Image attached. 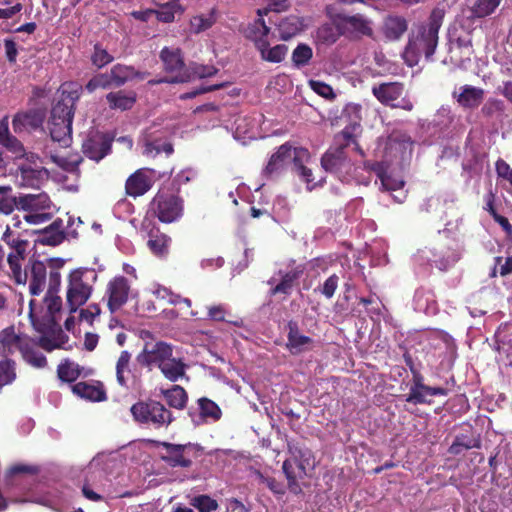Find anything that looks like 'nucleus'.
<instances>
[{
	"mask_svg": "<svg viewBox=\"0 0 512 512\" xmlns=\"http://www.w3.org/2000/svg\"><path fill=\"white\" fill-rule=\"evenodd\" d=\"M443 19L444 11L433 9L425 22L412 28L403 54L409 66L417 65L422 56L427 60L432 58L438 45V34Z\"/></svg>",
	"mask_w": 512,
	"mask_h": 512,
	"instance_id": "nucleus-1",
	"label": "nucleus"
},
{
	"mask_svg": "<svg viewBox=\"0 0 512 512\" xmlns=\"http://www.w3.org/2000/svg\"><path fill=\"white\" fill-rule=\"evenodd\" d=\"M136 360L143 367L149 369L157 367L171 382H177L186 374L187 365L183 358L174 357L173 346L164 341L145 343Z\"/></svg>",
	"mask_w": 512,
	"mask_h": 512,
	"instance_id": "nucleus-2",
	"label": "nucleus"
},
{
	"mask_svg": "<svg viewBox=\"0 0 512 512\" xmlns=\"http://www.w3.org/2000/svg\"><path fill=\"white\" fill-rule=\"evenodd\" d=\"M311 155L307 148L293 147L290 142H285L271 155L267 165L263 169L265 177H273L282 172L286 164L292 160L293 171L307 184L314 181L311 169L305 166Z\"/></svg>",
	"mask_w": 512,
	"mask_h": 512,
	"instance_id": "nucleus-3",
	"label": "nucleus"
},
{
	"mask_svg": "<svg viewBox=\"0 0 512 512\" xmlns=\"http://www.w3.org/2000/svg\"><path fill=\"white\" fill-rule=\"evenodd\" d=\"M290 458L283 462L282 469L287 479L288 489L293 494L302 493L303 480L308 470L313 469L314 456L312 451L299 443H288Z\"/></svg>",
	"mask_w": 512,
	"mask_h": 512,
	"instance_id": "nucleus-4",
	"label": "nucleus"
},
{
	"mask_svg": "<svg viewBox=\"0 0 512 512\" xmlns=\"http://www.w3.org/2000/svg\"><path fill=\"white\" fill-rule=\"evenodd\" d=\"M98 274L95 269L77 268L68 276L66 305L71 313L83 306L94 289Z\"/></svg>",
	"mask_w": 512,
	"mask_h": 512,
	"instance_id": "nucleus-5",
	"label": "nucleus"
},
{
	"mask_svg": "<svg viewBox=\"0 0 512 512\" xmlns=\"http://www.w3.org/2000/svg\"><path fill=\"white\" fill-rule=\"evenodd\" d=\"M130 411L136 422L150 425L155 429L167 427L174 420L171 411L164 404L152 399L136 402Z\"/></svg>",
	"mask_w": 512,
	"mask_h": 512,
	"instance_id": "nucleus-6",
	"label": "nucleus"
},
{
	"mask_svg": "<svg viewBox=\"0 0 512 512\" xmlns=\"http://www.w3.org/2000/svg\"><path fill=\"white\" fill-rule=\"evenodd\" d=\"M160 59L164 64V70L173 74L159 80L149 81L150 84L160 83H186L191 81L192 72L186 67L182 51L179 48L171 49L164 47L160 51Z\"/></svg>",
	"mask_w": 512,
	"mask_h": 512,
	"instance_id": "nucleus-7",
	"label": "nucleus"
},
{
	"mask_svg": "<svg viewBox=\"0 0 512 512\" xmlns=\"http://www.w3.org/2000/svg\"><path fill=\"white\" fill-rule=\"evenodd\" d=\"M183 199L173 193L158 191L150 202L149 211L162 223H172L183 214Z\"/></svg>",
	"mask_w": 512,
	"mask_h": 512,
	"instance_id": "nucleus-8",
	"label": "nucleus"
},
{
	"mask_svg": "<svg viewBox=\"0 0 512 512\" xmlns=\"http://www.w3.org/2000/svg\"><path fill=\"white\" fill-rule=\"evenodd\" d=\"M157 447L162 448L159 458L171 468H189L193 457L199 450L197 444H174L166 441H156Z\"/></svg>",
	"mask_w": 512,
	"mask_h": 512,
	"instance_id": "nucleus-9",
	"label": "nucleus"
},
{
	"mask_svg": "<svg viewBox=\"0 0 512 512\" xmlns=\"http://www.w3.org/2000/svg\"><path fill=\"white\" fill-rule=\"evenodd\" d=\"M373 96L384 106L399 108L405 111H412L413 102L403 96L405 94V85L402 82H383L373 85Z\"/></svg>",
	"mask_w": 512,
	"mask_h": 512,
	"instance_id": "nucleus-10",
	"label": "nucleus"
},
{
	"mask_svg": "<svg viewBox=\"0 0 512 512\" xmlns=\"http://www.w3.org/2000/svg\"><path fill=\"white\" fill-rule=\"evenodd\" d=\"M334 23L340 34L350 38L359 39L364 36H373L372 21L363 14L347 15L339 13L335 16Z\"/></svg>",
	"mask_w": 512,
	"mask_h": 512,
	"instance_id": "nucleus-11",
	"label": "nucleus"
},
{
	"mask_svg": "<svg viewBox=\"0 0 512 512\" xmlns=\"http://www.w3.org/2000/svg\"><path fill=\"white\" fill-rule=\"evenodd\" d=\"M20 279L11 273V277L17 284L29 282V292L31 295H40L47 283V266L43 261L30 259L28 265L22 272L20 264Z\"/></svg>",
	"mask_w": 512,
	"mask_h": 512,
	"instance_id": "nucleus-12",
	"label": "nucleus"
},
{
	"mask_svg": "<svg viewBox=\"0 0 512 512\" xmlns=\"http://www.w3.org/2000/svg\"><path fill=\"white\" fill-rule=\"evenodd\" d=\"M50 272H49V285L44 302L47 307L48 313L54 317V315L60 312L62 308V299L56 295L61 285V274L60 268L64 265V260L60 258H51L48 260Z\"/></svg>",
	"mask_w": 512,
	"mask_h": 512,
	"instance_id": "nucleus-13",
	"label": "nucleus"
},
{
	"mask_svg": "<svg viewBox=\"0 0 512 512\" xmlns=\"http://www.w3.org/2000/svg\"><path fill=\"white\" fill-rule=\"evenodd\" d=\"M305 271V267L303 265H298L293 267L290 270H282L280 269L276 275L279 277V281L275 283V278H271L268 280V285L271 286L269 290L270 296L275 295H291L293 288L298 285L300 278L303 276Z\"/></svg>",
	"mask_w": 512,
	"mask_h": 512,
	"instance_id": "nucleus-14",
	"label": "nucleus"
},
{
	"mask_svg": "<svg viewBox=\"0 0 512 512\" xmlns=\"http://www.w3.org/2000/svg\"><path fill=\"white\" fill-rule=\"evenodd\" d=\"M12 251L7 255V263L12 274L20 279V264L25 259L28 241L15 236L8 226L1 238Z\"/></svg>",
	"mask_w": 512,
	"mask_h": 512,
	"instance_id": "nucleus-15",
	"label": "nucleus"
},
{
	"mask_svg": "<svg viewBox=\"0 0 512 512\" xmlns=\"http://www.w3.org/2000/svg\"><path fill=\"white\" fill-rule=\"evenodd\" d=\"M130 293L129 281L124 276L111 279L106 288L107 306L111 313L118 311L128 301Z\"/></svg>",
	"mask_w": 512,
	"mask_h": 512,
	"instance_id": "nucleus-16",
	"label": "nucleus"
},
{
	"mask_svg": "<svg viewBox=\"0 0 512 512\" xmlns=\"http://www.w3.org/2000/svg\"><path fill=\"white\" fill-rule=\"evenodd\" d=\"M321 165L325 171L340 176L347 175L352 169V163L344 147L329 149L321 158Z\"/></svg>",
	"mask_w": 512,
	"mask_h": 512,
	"instance_id": "nucleus-17",
	"label": "nucleus"
},
{
	"mask_svg": "<svg viewBox=\"0 0 512 512\" xmlns=\"http://www.w3.org/2000/svg\"><path fill=\"white\" fill-rule=\"evenodd\" d=\"M152 173V169L142 168L131 174L125 182L126 194L136 198L148 192L154 184Z\"/></svg>",
	"mask_w": 512,
	"mask_h": 512,
	"instance_id": "nucleus-18",
	"label": "nucleus"
},
{
	"mask_svg": "<svg viewBox=\"0 0 512 512\" xmlns=\"http://www.w3.org/2000/svg\"><path fill=\"white\" fill-rule=\"evenodd\" d=\"M111 144L110 138L104 134L95 133L83 141L82 152L87 158L99 162L110 153Z\"/></svg>",
	"mask_w": 512,
	"mask_h": 512,
	"instance_id": "nucleus-19",
	"label": "nucleus"
},
{
	"mask_svg": "<svg viewBox=\"0 0 512 512\" xmlns=\"http://www.w3.org/2000/svg\"><path fill=\"white\" fill-rule=\"evenodd\" d=\"M54 204L46 193L18 196V210L25 212L53 211Z\"/></svg>",
	"mask_w": 512,
	"mask_h": 512,
	"instance_id": "nucleus-20",
	"label": "nucleus"
},
{
	"mask_svg": "<svg viewBox=\"0 0 512 512\" xmlns=\"http://www.w3.org/2000/svg\"><path fill=\"white\" fill-rule=\"evenodd\" d=\"M171 243V237L161 232L158 227H152L148 231L147 247L155 257L166 259L170 252Z\"/></svg>",
	"mask_w": 512,
	"mask_h": 512,
	"instance_id": "nucleus-21",
	"label": "nucleus"
},
{
	"mask_svg": "<svg viewBox=\"0 0 512 512\" xmlns=\"http://www.w3.org/2000/svg\"><path fill=\"white\" fill-rule=\"evenodd\" d=\"M46 176V169H37L26 164L19 165L15 173L17 184L26 188H39Z\"/></svg>",
	"mask_w": 512,
	"mask_h": 512,
	"instance_id": "nucleus-22",
	"label": "nucleus"
},
{
	"mask_svg": "<svg viewBox=\"0 0 512 512\" xmlns=\"http://www.w3.org/2000/svg\"><path fill=\"white\" fill-rule=\"evenodd\" d=\"M66 238L64 223L61 218L55 219L43 230L38 231L37 242L42 245L57 246Z\"/></svg>",
	"mask_w": 512,
	"mask_h": 512,
	"instance_id": "nucleus-23",
	"label": "nucleus"
},
{
	"mask_svg": "<svg viewBox=\"0 0 512 512\" xmlns=\"http://www.w3.org/2000/svg\"><path fill=\"white\" fill-rule=\"evenodd\" d=\"M76 98L70 93L63 92L61 98L53 105L50 119L72 123Z\"/></svg>",
	"mask_w": 512,
	"mask_h": 512,
	"instance_id": "nucleus-24",
	"label": "nucleus"
},
{
	"mask_svg": "<svg viewBox=\"0 0 512 512\" xmlns=\"http://www.w3.org/2000/svg\"><path fill=\"white\" fill-rule=\"evenodd\" d=\"M0 145L14 154L16 158H22L26 154L21 141L10 133L7 117L0 121Z\"/></svg>",
	"mask_w": 512,
	"mask_h": 512,
	"instance_id": "nucleus-25",
	"label": "nucleus"
},
{
	"mask_svg": "<svg viewBox=\"0 0 512 512\" xmlns=\"http://www.w3.org/2000/svg\"><path fill=\"white\" fill-rule=\"evenodd\" d=\"M48 129L51 139L60 147H68L72 142V123L67 121H53L49 119Z\"/></svg>",
	"mask_w": 512,
	"mask_h": 512,
	"instance_id": "nucleus-26",
	"label": "nucleus"
},
{
	"mask_svg": "<svg viewBox=\"0 0 512 512\" xmlns=\"http://www.w3.org/2000/svg\"><path fill=\"white\" fill-rule=\"evenodd\" d=\"M258 15L260 17L254 20L252 23H249L242 31L244 37L248 40H251L254 43L256 49H258V42L267 41V36L270 32V28L266 25L264 19L262 18L261 10H258Z\"/></svg>",
	"mask_w": 512,
	"mask_h": 512,
	"instance_id": "nucleus-27",
	"label": "nucleus"
},
{
	"mask_svg": "<svg viewBox=\"0 0 512 512\" xmlns=\"http://www.w3.org/2000/svg\"><path fill=\"white\" fill-rule=\"evenodd\" d=\"M110 73L115 87L123 86L126 82L134 78L144 80L148 75L147 72H141L136 70L133 66L123 64L114 65Z\"/></svg>",
	"mask_w": 512,
	"mask_h": 512,
	"instance_id": "nucleus-28",
	"label": "nucleus"
},
{
	"mask_svg": "<svg viewBox=\"0 0 512 512\" xmlns=\"http://www.w3.org/2000/svg\"><path fill=\"white\" fill-rule=\"evenodd\" d=\"M461 92L457 96L458 104L466 109L477 108L484 99V90L480 87L464 85L460 88Z\"/></svg>",
	"mask_w": 512,
	"mask_h": 512,
	"instance_id": "nucleus-29",
	"label": "nucleus"
},
{
	"mask_svg": "<svg viewBox=\"0 0 512 512\" xmlns=\"http://www.w3.org/2000/svg\"><path fill=\"white\" fill-rule=\"evenodd\" d=\"M287 340V348L292 354L303 352L313 342L312 338L300 333L297 323L293 321L288 323Z\"/></svg>",
	"mask_w": 512,
	"mask_h": 512,
	"instance_id": "nucleus-30",
	"label": "nucleus"
},
{
	"mask_svg": "<svg viewBox=\"0 0 512 512\" xmlns=\"http://www.w3.org/2000/svg\"><path fill=\"white\" fill-rule=\"evenodd\" d=\"M72 391L77 396L90 401L101 402L106 400V392L99 382L96 384L78 382L72 386Z\"/></svg>",
	"mask_w": 512,
	"mask_h": 512,
	"instance_id": "nucleus-31",
	"label": "nucleus"
},
{
	"mask_svg": "<svg viewBox=\"0 0 512 512\" xmlns=\"http://www.w3.org/2000/svg\"><path fill=\"white\" fill-rule=\"evenodd\" d=\"M106 101L110 109L113 110H130L136 103V93L133 91L125 92L119 90L110 92L106 95Z\"/></svg>",
	"mask_w": 512,
	"mask_h": 512,
	"instance_id": "nucleus-32",
	"label": "nucleus"
},
{
	"mask_svg": "<svg viewBox=\"0 0 512 512\" xmlns=\"http://www.w3.org/2000/svg\"><path fill=\"white\" fill-rule=\"evenodd\" d=\"M472 448H481V440L479 436H474L472 431L469 433H461L456 435L453 443L448 449V452L452 455H459L464 450Z\"/></svg>",
	"mask_w": 512,
	"mask_h": 512,
	"instance_id": "nucleus-33",
	"label": "nucleus"
},
{
	"mask_svg": "<svg viewBox=\"0 0 512 512\" xmlns=\"http://www.w3.org/2000/svg\"><path fill=\"white\" fill-rule=\"evenodd\" d=\"M412 386L410 387L409 394L406 397V401L414 404L430 403L425 398V392L428 385L424 384V376L420 371L412 373Z\"/></svg>",
	"mask_w": 512,
	"mask_h": 512,
	"instance_id": "nucleus-34",
	"label": "nucleus"
},
{
	"mask_svg": "<svg viewBox=\"0 0 512 512\" xmlns=\"http://www.w3.org/2000/svg\"><path fill=\"white\" fill-rule=\"evenodd\" d=\"M28 339L27 336L16 334L13 326L7 327L0 332V343L9 353H12L14 349L20 352L21 346L26 345Z\"/></svg>",
	"mask_w": 512,
	"mask_h": 512,
	"instance_id": "nucleus-35",
	"label": "nucleus"
},
{
	"mask_svg": "<svg viewBox=\"0 0 512 512\" xmlns=\"http://www.w3.org/2000/svg\"><path fill=\"white\" fill-rule=\"evenodd\" d=\"M131 358H132L131 353L127 350H123V351H121V353L116 361V366H115L116 380H117V383L121 387H125V388L128 387V380L132 374V370H131V366H130Z\"/></svg>",
	"mask_w": 512,
	"mask_h": 512,
	"instance_id": "nucleus-36",
	"label": "nucleus"
},
{
	"mask_svg": "<svg viewBox=\"0 0 512 512\" xmlns=\"http://www.w3.org/2000/svg\"><path fill=\"white\" fill-rule=\"evenodd\" d=\"M258 43L259 44L257 50L259 51L263 61L279 63L285 58L288 52V47L284 44H278L270 48L268 40L266 42Z\"/></svg>",
	"mask_w": 512,
	"mask_h": 512,
	"instance_id": "nucleus-37",
	"label": "nucleus"
},
{
	"mask_svg": "<svg viewBox=\"0 0 512 512\" xmlns=\"http://www.w3.org/2000/svg\"><path fill=\"white\" fill-rule=\"evenodd\" d=\"M20 353L23 360L35 368H44L47 365L45 355L36 349L34 342L30 338L26 345L21 346Z\"/></svg>",
	"mask_w": 512,
	"mask_h": 512,
	"instance_id": "nucleus-38",
	"label": "nucleus"
},
{
	"mask_svg": "<svg viewBox=\"0 0 512 512\" xmlns=\"http://www.w3.org/2000/svg\"><path fill=\"white\" fill-rule=\"evenodd\" d=\"M162 394L170 407L178 410L186 407L188 395L182 386L173 385L171 388L163 390Z\"/></svg>",
	"mask_w": 512,
	"mask_h": 512,
	"instance_id": "nucleus-39",
	"label": "nucleus"
},
{
	"mask_svg": "<svg viewBox=\"0 0 512 512\" xmlns=\"http://www.w3.org/2000/svg\"><path fill=\"white\" fill-rule=\"evenodd\" d=\"M302 29V23L297 16L291 15L282 19L278 24V31L282 40H289Z\"/></svg>",
	"mask_w": 512,
	"mask_h": 512,
	"instance_id": "nucleus-40",
	"label": "nucleus"
},
{
	"mask_svg": "<svg viewBox=\"0 0 512 512\" xmlns=\"http://www.w3.org/2000/svg\"><path fill=\"white\" fill-rule=\"evenodd\" d=\"M17 378V363L15 360L4 357L0 360V391L3 387L11 385Z\"/></svg>",
	"mask_w": 512,
	"mask_h": 512,
	"instance_id": "nucleus-41",
	"label": "nucleus"
},
{
	"mask_svg": "<svg viewBox=\"0 0 512 512\" xmlns=\"http://www.w3.org/2000/svg\"><path fill=\"white\" fill-rule=\"evenodd\" d=\"M158 10L155 9L154 15L159 22L171 23L175 19L176 12H183L179 0H170L167 3L158 4Z\"/></svg>",
	"mask_w": 512,
	"mask_h": 512,
	"instance_id": "nucleus-42",
	"label": "nucleus"
},
{
	"mask_svg": "<svg viewBox=\"0 0 512 512\" xmlns=\"http://www.w3.org/2000/svg\"><path fill=\"white\" fill-rule=\"evenodd\" d=\"M81 374V368L78 364L66 359L57 367L58 378L67 383L74 382Z\"/></svg>",
	"mask_w": 512,
	"mask_h": 512,
	"instance_id": "nucleus-43",
	"label": "nucleus"
},
{
	"mask_svg": "<svg viewBox=\"0 0 512 512\" xmlns=\"http://www.w3.org/2000/svg\"><path fill=\"white\" fill-rule=\"evenodd\" d=\"M39 121L33 113H17L12 120V127L15 133H21L28 129H35Z\"/></svg>",
	"mask_w": 512,
	"mask_h": 512,
	"instance_id": "nucleus-44",
	"label": "nucleus"
},
{
	"mask_svg": "<svg viewBox=\"0 0 512 512\" xmlns=\"http://www.w3.org/2000/svg\"><path fill=\"white\" fill-rule=\"evenodd\" d=\"M371 169L377 173V176L381 180V188L383 191H395L404 185L401 180H396L391 176L387 175L380 163L376 162L371 166Z\"/></svg>",
	"mask_w": 512,
	"mask_h": 512,
	"instance_id": "nucleus-45",
	"label": "nucleus"
},
{
	"mask_svg": "<svg viewBox=\"0 0 512 512\" xmlns=\"http://www.w3.org/2000/svg\"><path fill=\"white\" fill-rule=\"evenodd\" d=\"M354 128V126H347L336 136L337 147H344V151H346L350 145H354V150L363 155V150L353 133Z\"/></svg>",
	"mask_w": 512,
	"mask_h": 512,
	"instance_id": "nucleus-46",
	"label": "nucleus"
},
{
	"mask_svg": "<svg viewBox=\"0 0 512 512\" xmlns=\"http://www.w3.org/2000/svg\"><path fill=\"white\" fill-rule=\"evenodd\" d=\"M506 105L503 100L489 98L481 108V114L485 118L501 117L504 115Z\"/></svg>",
	"mask_w": 512,
	"mask_h": 512,
	"instance_id": "nucleus-47",
	"label": "nucleus"
},
{
	"mask_svg": "<svg viewBox=\"0 0 512 512\" xmlns=\"http://www.w3.org/2000/svg\"><path fill=\"white\" fill-rule=\"evenodd\" d=\"M200 415L203 418H211L213 421H218L222 412L220 407L212 400L203 397L198 400Z\"/></svg>",
	"mask_w": 512,
	"mask_h": 512,
	"instance_id": "nucleus-48",
	"label": "nucleus"
},
{
	"mask_svg": "<svg viewBox=\"0 0 512 512\" xmlns=\"http://www.w3.org/2000/svg\"><path fill=\"white\" fill-rule=\"evenodd\" d=\"M499 4L500 0H476L471 8V15L476 18H484L492 14Z\"/></svg>",
	"mask_w": 512,
	"mask_h": 512,
	"instance_id": "nucleus-49",
	"label": "nucleus"
},
{
	"mask_svg": "<svg viewBox=\"0 0 512 512\" xmlns=\"http://www.w3.org/2000/svg\"><path fill=\"white\" fill-rule=\"evenodd\" d=\"M313 56V51L307 44H299L292 53V62L296 67H303L309 63Z\"/></svg>",
	"mask_w": 512,
	"mask_h": 512,
	"instance_id": "nucleus-50",
	"label": "nucleus"
},
{
	"mask_svg": "<svg viewBox=\"0 0 512 512\" xmlns=\"http://www.w3.org/2000/svg\"><path fill=\"white\" fill-rule=\"evenodd\" d=\"M407 28V21L400 16L391 17L386 22L388 35L395 39L400 38L406 32Z\"/></svg>",
	"mask_w": 512,
	"mask_h": 512,
	"instance_id": "nucleus-51",
	"label": "nucleus"
},
{
	"mask_svg": "<svg viewBox=\"0 0 512 512\" xmlns=\"http://www.w3.org/2000/svg\"><path fill=\"white\" fill-rule=\"evenodd\" d=\"M216 22L215 18V12L214 10L211 11L209 16H195L191 19L190 25L191 29L194 33H200L203 32L213 26V24Z\"/></svg>",
	"mask_w": 512,
	"mask_h": 512,
	"instance_id": "nucleus-52",
	"label": "nucleus"
},
{
	"mask_svg": "<svg viewBox=\"0 0 512 512\" xmlns=\"http://www.w3.org/2000/svg\"><path fill=\"white\" fill-rule=\"evenodd\" d=\"M114 86L111 73H100L92 77L86 84V90L93 92L98 88L107 89Z\"/></svg>",
	"mask_w": 512,
	"mask_h": 512,
	"instance_id": "nucleus-53",
	"label": "nucleus"
},
{
	"mask_svg": "<svg viewBox=\"0 0 512 512\" xmlns=\"http://www.w3.org/2000/svg\"><path fill=\"white\" fill-rule=\"evenodd\" d=\"M190 504L199 512H211L218 508L217 501L208 495L195 496L191 499Z\"/></svg>",
	"mask_w": 512,
	"mask_h": 512,
	"instance_id": "nucleus-54",
	"label": "nucleus"
},
{
	"mask_svg": "<svg viewBox=\"0 0 512 512\" xmlns=\"http://www.w3.org/2000/svg\"><path fill=\"white\" fill-rule=\"evenodd\" d=\"M53 161L63 170L75 173L79 171V165L83 161L82 157L79 155H74L70 157H52Z\"/></svg>",
	"mask_w": 512,
	"mask_h": 512,
	"instance_id": "nucleus-55",
	"label": "nucleus"
},
{
	"mask_svg": "<svg viewBox=\"0 0 512 512\" xmlns=\"http://www.w3.org/2000/svg\"><path fill=\"white\" fill-rule=\"evenodd\" d=\"M114 57L108 53V51L100 44L94 45V52L91 56V62L93 65H95L98 68H102L109 63L113 62Z\"/></svg>",
	"mask_w": 512,
	"mask_h": 512,
	"instance_id": "nucleus-56",
	"label": "nucleus"
},
{
	"mask_svg": "<svg viewBox=\"0 0 512 512\" xmlns=\"http://www.w3.org/2000/svg\"><path fill=\"white\" fill-rule=\"evenodd\" d=\"M338 283L339 277L336 274H332L325 280L323 285L318 289L320 293L324 295L327 299H331L338 288Z\"/></svg>",
	"mask_w": 512,
	"mask_h": 512,
	"instance_id": "nucleus-57",
	"label": "nucleus"
},
{
	"mask_svg": "<svg viewBox=\"0 0 512 512\" xmlns=\"http://www.w3.org/2000/svg\"><path fill=\"white\" fill-rule=\"evenodd\" d=\"M53 215L54 211L27 212L23 218L27 223L36 225L50 221Z\"/></svg>",
	"mask_w": 512,
	"mask_h": 512,
	"instance_id": "nucleus-58",
	"label": "nucleus"
},
{
	"mask_svg": "<svg viewBox=\"0 0 512 512\" xmlns=\"http://www.w3.org/2000/svg\"><path fill=\"white\" fill-rule=\"evenodd\" d=\"M310 87L315 93L326 99H332L335 97L332 87L325 82L311 80Z\"/></svg>",
	"mask_w": 512,
	"mask_h": 512,
	"instance_id": "nucleus-59",
	"label": "nucleus"
},
{
	"mask_svg": "<svg viewBox=\"0 0 512 512\" xmlns=\"http://www.w3.org/2000/svg\"><path fill=\"white\" fill-rule=\"evenodd\" d=\"M258 478L261 483L265 484L274 494L283 495L284 487L282 483L273 477L264 476L262 473L257 472Z\"/></svg>",
	"mask_w": 512,
	"mask_h": 512,
	"instance_id": "nucleus-60",
	"label": "nucleus"
},
{
	"mask_svg": "<svg viewBox=\"0 0 512 512\" xmlns=\"http://www.w3.org/2000/svg\"><path fill=\"white\" fill-rule=\"evenodd\" d=\"M224 86H225L224 83L214 84V85H210V86H201V87L194 89L190 92H186V93L182 94L180 96V99H182V100L192 99L198 95L222 89Z\"/></svg>",
	"mask_w": 512,
	"mask_h": 512,
	"instance_id": "nucleus-61",
	"label": "nucleus"
},
{
	"mask_svg": "<svg viewBox=\"0 0 512 512\" xmlns=\"http://www.w3.org/2000/svg\"><path fill=\"white\" fill-rule=\"evenodd\" d=\"M39 473V467L36 465L28 464H15L9 468V474L11 476L19 474L36 475Z\"/></svg>",
	"mask_w": 512,
	"mask_h": 512,
	"instance_id": "nucleus-62",
	"label": "nucleus"
},
{
	"mask_svg": "<svg viewBox=\"0 0 512 512\" xmlns=\"http://www.w3.org/2000/svg\"><path fill=\"white\" fill-rule=\"evenodd\" d=\"M18 209V197H11L7 194L5 197L0 199V212L3 214H10L14 209Z\"/></svg>",
	"mask_w": 512,
	"mask_h": 512,
	"instance_id": "nucleus-63",
	"label": "nucleus"
},
{
	"mask_svg": "<svg viewBox=\"0 0 512 512\" xmlns=\"http://www.w3.org/2000/svg\"><path fill=\"white\" fill-rule=\"evenodd\" d=\"M227 311L223 305L211 306L208 309V317L210 320L224 322L226 320Z\"/></svg>",
	"mask_w": 512,
	"mask_h": 512,
	"instance_id": "nucleus-64",
	"label": "nucleus"
}]
</instances>
